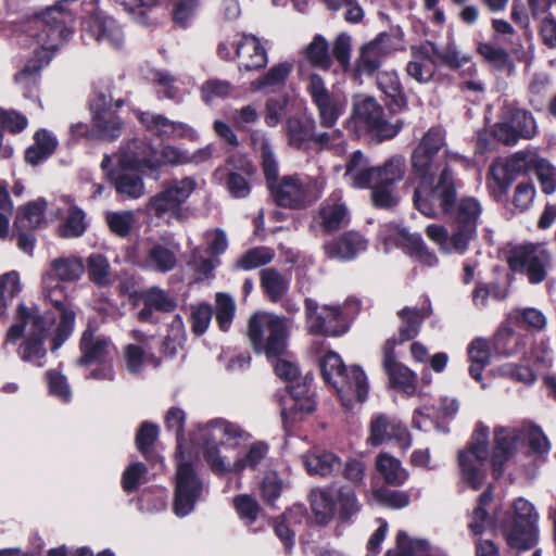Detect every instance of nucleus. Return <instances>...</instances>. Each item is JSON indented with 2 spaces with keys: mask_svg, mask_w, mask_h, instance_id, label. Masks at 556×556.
I'll return each instance as SVG.
<instances>
[{
  "mask_svg": "<svg viewBox=\"0 0 556 556\" xmlns=\"http://www.w3.org/2000/svg\"><path fill=\"white\" fill-rule=\"evenodd\" d=\"M392 38L387 33H380L372 40L363 45L358 50L355 63V75L371 76L382 64V61L392 52Z\"/></svg>",
  "mask_w": 556,
  "mask_h": 556,
  "instance_id": "aec40b11",
  "label": "nucleus"
},
{
  "mask_svg": "<svg viewBox=\"0 0 556 556\" xmlns=\"http://www.w3.org/2000/svg\"><path fill=\"white\" fill-rule=\"evenodd\" d=\"M353 114L357 127L381 138H392L397 129L389 124L383 116V110L371 97L355 98Z\"/></svg>",
  "mask_w": 556,
  "mask_h": 556,
  "instance_id": "2eb2a0df",
  "label": "nucleus"
},
{
  "mask_svg": "<svg viewBox=\"0 0 556 556\" xmlns=\"http://www.w3.org/2000/svg\"><path fill=\"white\" fill-rule=\"evenodd\" d=\"M395 344V339H389L384 343L382 348L383 368L394 388L410 394L415 391L416 376L408 367L395 361L393 355Z\"/></svg>",
  "mask_w": 556,
  "mask_h": 556,
  "instance_id": "b1692460",
  "label": "nucleus"
},
{
  "mask_svg": "<svg viewBox=\"0 0 556 556\" xmlns=\"http://www.w3.org/2000/svg\"><path fill=\"white\" fill-rule=\"evenodd\" d=\"M64 202L68 206V214L65 222L60 226L59 233L63 238H78L86 230L85 214L70 199L65 198Z\"/></svg>",
  "mask_w": 556,
  "mask_h": 556,
  "instance_id": "a18cd8bd",
  "label": "nucleus"
},
{
  "mask_svg": "<svg viewBox=\"0 0 556 556\" xmlns=\"http://www.w3.org/2000/svg\"><path fill=\"white\" fill-rule=\"evenodd\" d=\"M536 520L533 505L522 497L517 498L513 504L511 520L503 527L507 545L518 552L532 548L536 543Z\"/></svg>",
  "mask_w": 556,
  "mask_h": 556,
  "instance_id": "9d476101",
  "label": "nucleus"
},
{
  "mask_svg": "<svg viewBox=\"0 0 556 556\" xmlns=\"http://www.w3.org/2000/svg\"><path fill=\"white\" fill-rule=\"evenodd\" d=\"M46 207L47 202L43 199L27 203L25 206L18 208L16 224L24 228L40 227L45 220Z\"/></svg>",
  "mask_w": 556,
  "mask_h": 556,
  "instance_id": "09e8293b",
  "label": "nucleus"
},
{
  "mask_svg": "<svg viewBox=\"0 0 556 556\" xmlns=\"http://www.w3.org/2000/svg\"><path fill=\"white\" fill-rule=\"evenodd\" d=\"M494 450L489 447V427L478 424L466 450L459 452L458 463L464 483L473 490L482 486L486 478V463L490 459L493 475L500 478L505 464L522 444L521 431L517 428L498 426L493 433Z\"/></svg>",
  "mask_w": 556,
  "mask_h": 556,
  "instance_id": "f257e3e1",
  "label": "nucleus"
},
{
  "mask_svg": "<svg viewBox=\"0 0 556 556\" xmlns=\"http://www.w3.org/2000/svg\"><path fill=\"white\" fill-rule=\"evenodd\" d=\"M147 466L142 463H134L125 468L122 477V485L125 492L131 493L147 482Z\"/></svg>",
  "mask_w": 556,
  "mask_h": 556,
  "instance_id": "0e129e2a",
  "label": "nucleus"
},
{
  "mask_svg": "<svg viewBox=\"0 0 556 556\" xmlns=\"http://www.w3.org/2000/svg\"><path fill=\"white\" fill-rule=\"evenodd\" d=\"M89 278L98 286H106L111 282V266L105 256L93 253L88 257Z\"/></svg>",
  "mask_w": 556,
  "mask_h": 556,
  "instance_id": "5fc2aeb1",
  "label": "nucleus"
},
{
  "mask_svg": "<svg viewBox=\"0 0 556 556\" xmlns=\"http://www.w3.org/2000/svg\"><path fill=\"white\" fill-rule=\"evenodd\" d=\"M495 377L509 378L517 382L532 383L535 380L533 370L528 365L505 363L492 370Z\"/></svg>",
  "mask_w": 556,
  "mask_h": 556,
  "instance_id": "13d9d810",
  "label": "nucleus"
},
{
  "mask_svg": "<svg viewBox=\"0 0 556 556\" xmlns=\"http://www.w3.org/2000/svg\"><path fill=\"white\" fill-rule=\"evenodd\" d=\"M305 55L314 66L327 70L331 65L328 42L320 35L315 36L312 42L306 47Z\"/></svg>",
  "mask_w": 556,
  "mask_h": 556,
  "instance_id": "864d4df0",
  "label": "nucleus"
},
{
  "mask_svg": "<svg viewBox=\"0 0 556 556\" xmlns=\"http://www.w3.org/2000/svg\"><path fill=\"white\" fill-rule=\"evenodd\" d=\"M304 466L308 473L328 476L340 468V459L330 452L315 451L303 458Z\"/></svg>",
  "mask_w": 556,
  "mask_h": 556,
  "instance_id": "4c0bfd02",
  "label": "nucleus"
},
{
  "mask_svg": "<svg viewBox=\"0 0 556 556\" xmlns=\"http://www.w3.org/2000/svg\"><path fill=\"white\" fill-rule=\"evenodd\" d=\"M251 142L254 149L261 153L264 174L268 187H270V182H276L278 176V164L271 147L266 137L260 131L252 132Z\"/></svg>",
  "mask_w": 556,
  "mask_h": 556,
  "instance_id": "c9c22d12",
  "label": "nucleus"
},
{
  "mask_svg": "<svg viewBox=\"0 0 556 556\" xmlns=\"http://www.w3.org/2000/svg\"><path fill=\"white\" fill-rule=\"evenodd\" d=\"M316 223L328 233L348 226L350 211L340 193H332L321 203Z\"/></svg>",
  "mask_w": 556,
  "mask_h": 556,
  "instance_id": "5701e85b",
  "label": "nucleus"
},
{
  "mask_svg": "<svg viewBox=\"0 0 556 556\" xmlns=\"http://www.w3.org/2000/svg\"><path fill=\"white\" fill-rule=\"evenodd\" d=\"M307 90L317 108L320 125L332 127L345 110L346 99L330 92L323 78L317 74L309 76Z\"/></svg>",
  "mask_w": 556,
  "mask_h": 556,
  "instance_id": "4468645a",
  "label": "nucleus"
},
{
  "mask_svg": "<svg viewBox=\"0 0 556 556\" xmlns=\"http://www.w3.org/2000/svg\"><path fill=\"white\" fill-rule=\"evenodd\" d=\"M119 165L155 170L160 168L159 152L147 140L134 138L122 146L118 153Z\"/></svg>",
  "mask_w": 556,
  "mask_h": 556,
  "instance_id": "412c9836",
  "label": "nucleus"
},
{
  "mask_svg": "<svg viewBox=\"0 0 556 556\" xmlns=\"http://www.w3.org/2000/svg\"><path fill=\"white\" fill-rule=\"evenodd\" d=\"M87 31L98 42L119 49L124 43V33L118 23L102 11L91 14L87 22Z\"/></svg>",
  "mask_w": 556,
  "mask_h": 556,
  "instance_id": "4be33fe9",
  "label": "nucleus"
},
{
  "mask_svg": "<svg viewBox=\"0 0 556 556\" xmlns=\"http://www.w3.org/2000/svg\"><path fill=\"white\" fill-rule=\"evenodd\" d=\"M493 500V488L491 485L480 495L469 521V530L473 535L483 533L492 526L485 506Z\"/></svg>",
  "mask_w": 556,
  "mask_h": 556,
  "instance_id": "37998d69",
  "label": "nucleus"
},
{
  "mask_svg": "<svg viewBox=\"0 0 556 556\" xmlns=\"http://www.w3.org/2000/svg\"><path fill=\"white\" fill-rule=\"evenodd\" d=\"M251 434L239 425L224 419H216L198 429L194 441L202 443L205 448V459L211 469L217 473H226L231 464L220 456L218 445L238 447L248 442Z\"/></svg>",
  "mask_w": 556,
  "mask_h": 556,
  "instance_id": "39448f33",
  "label": "nucleus"
},
{
  "mask_svg": "<svg viewBox=\"0 0 556 556\" xmlns=\"http://www.w3.org/2000/svg\"><path fill=\"white\" fill-rule=\"evenodd\" d=\"M549 261V253L542 244L518 245L508 254L511 269L527 273L531 283H540L545 279Z\"/></svg>",
  "mask_w": 556,
  "mask_h": 556,
  "instance_id": "ddd939ff",
  "label": "nucleus"
},
{
  "mask_svg": "<svg viewBox=\"0 0 556 556\" xmlns=\"http://www.w3.org/2000/svg\"><path fill=\"white\" fill-rule=\"evenodd\" d=\"M376 469L383 480L391 485H402L409 477L402 463L388 453H380L377 456Z\"/></svg>",
  "mask_w": 556,
  "mask_h": 556,
  "instance_id": "72a5a7b5",
  "label": "nucleus"
},
{
  "mask_svg": "<svg viewBox=\"0 0 556 556\" xmlns=\"http://www.w3.org/2000/svg\"><path fill=\"white\" fill-rule=\"evenodd\" d=\"M267 452L268 446L264 442L258 441L251 444L244 456L238 458L233 464H231V469L228 472H240L245 468H256L261 464V462L266 457Z\"/></svg>",
  "mask_w": 556,
  "mask_h": 556,
  "instance_id": "603ef678",
  "label": "nucleus"
},
{
  "mask_svg": "<svg viewBox=\"0 0 556 556\" xmlns=\"http://www.w3.org/2000/svg\"><path fill=\"white\" fill-rule=\"evenodd\" d=\"M274 258V253L265 247L254 248L247 251L237 261L236 266L240 269L251 270L268 264Z\"/></svg>",
  "mask_w": 556,
  "mask_h": 556,
  "instance_id": "bf43d9fd",
  "label": "nucleus"
},
{
  "mask_svg": "<svg viewBox=\"0 0 556 556\" xmlns=\"http://www.w3.org/2000/svg\"><path fill=\"white\" fill-rule=\"evenodd\" d=\"M402 236L413 257L427 266L438 263L435 254L427 248L420 235L403 232Z\"/></svg>",
  "mask_w": 556,
  "mask_h": 556,
  "instance_id": "3c124183",
  "label": "nucleus"
},
{
  "mask_svg": "<svg viewBox=\"0 0 556 556\" xmlns=\"http://www.w3.org/2000/svg\"><path fill=\"white\" fill-rule=\"evenodd\" d=\"M375 172L376 167L362 151L357 150L346 161L344 178L353 188L365 189L369 188L375 180Z\"/></svg>",
  "mask_w": 556,
  "mask_h": 556,
  "instance_id": "bb28decb",
  "label": "nucleus"
},
{
  "mask_svg": "<svg viewBox=\"0 0 556 556\" xmlns=\"http://www.w3.org/2000/svg\"><path fill=\"white\" fill-rule=\"evenodd\" d=\"M92 121L103 140H115L122 134L123 123L112 110V97L103 92L94 96L90 103Z\"/></svg>",
  "mask_w": 556,
  "mask_h": 556,
  "instance_id": "6ab92c4d",
  "label": "nucleus"
},
{
  "mask_svg": "<svg viewBox=\"0 0 556 556\" xmlns=\"http://www.w3.org/2000/svg\"><path fill=\"white\" fill-rule=\"evenodd\" d=\"M367 241L358 232L350 231L326 244L329 257L350 260L366 250Z\"/></svg>",
  "mask_w": 556,
  "mask_h": 556,
  "instance_id": "c756f323",
  "label": "nucleus"
},
{
  "mask_svg": "<svg viewBox=\"0 0 556 556\" xmlns=\"http://www.w3.org/2000/svg\"><path fill=\"white\" fill-rule=\"evenodd\" d=\"M509 320L502 325L494 336V350L498 355L511 356L523 345V338L509 326Z\"/></svg>",
  "mask_w": 556,
  "mask_h": 556,
  "instance_id": "a19ab883",
  "label": "nucleus"
},
{
  "mask_svg": "<svg viewBox=\"0 0 556 556\" xmlns=\"http://www.w3.org/2000/svg\"><path fill=\"white\" fill-rule=\"evenodd\" d=\"M58 141L46 130L37 131L35 143L26 151L25 159L28 163L36 165L49 157L56 149Z\"/></svg>",
  "mask_w": 556,
  "mask_h": 556,
  "instance_id": "79ce46f5",
  "label": "nucleus"
},
{
  "mask_svg": "<svg viewBox=\"0 0 556 556\" xmlns=\"http://www.w3.org/2000/svg\"><path fill=\"white\" fill-rule=\"evenodd\" d=\"M320 368L324 379L337 389L344 406L350 407L354 401L366 400L367 378L362 368L355 366L345 371L341 357L333 352L324 356Z\"/></svg>",
  "mask_w": 556,
  "mask_h": 556,
  "instance_id": "0eeeda50",
  "label": "nucleus"
},
{
  "mask_svg": "<svg viewBox=\"0 0 556 556\" xmlns=\"http://www.w3.org/2000/svg\"><path fill=\"white\" fill-rule=\"evenodd\" d=\"M236 53L240 59V68L247 71L262 68L267 63V53L264 47L252 35L242 36L237 43Z\"/></svg>",
  "mask_w": 556,
  "mask_h": 556,
  "instance_id": "cd10ccee",
  "label": "nucleus"
},
{
  "mask_svg": "<svg viewBox=\"0 0 556 556\" xmlns=\"http://www.w3.org/2000/svg\"><path fill=\"white\" fill-rule=\"evenodd\" d=\"M144 305L152 306L155 311L172 312L176 307V302L165 291L157 287H152L142 293Z\"/></svg>",
  "mask_w": 556,
  "mask_h": 556,
  "instance_id": "69168bd1",
  "label": "nucleus"
},
{
  "mask_svg": "<svg viewBox=\"0 0 556 556\" xmlns=\"http://www.w3.org/2000/svg\"><path fill=\"white\" fill-rule=\"evenodd\" d=\"M306 326L313 334L340 336L345 331L339 306L323 305L312 299L305 301Z\"/></svg>",
  "mask_w": 556,
  "mask_h": 556,
  "instance_id": "dca6fc26",
  "label": "nucleus"
},
{
  "mask_svg": "<svg viewBox=\"0 0 556 556\" xmlns=\"http://www.w3.org/2000/svg\"><path fill=\"white\" fill-rule=\"evenodd\" d=\"M312 377L306 375L304 378V383L299 384L296 387H291L289 390L290 393V407H287L285 404L281 408V416L285 421L287 420H295L298 412L308 414L314 410V405L311 402L302 403L300 397L305 395L308 392V383L312 381Z\"/></svg>",
  "mask_w": 556,
  "mask_h": 556,
  "instance_id": "e433bc0d",
  "label": "nucleus"
},
{
  "mask_svg": "<svg viewBox=\"0 0 556 556\" xmlns=\"http://www.w3.org/2000/svg\"><path fill=\"white\" fill-rule=\"evenodd\" d=\"M202 483L195 471L188 463H178L176 471V488L174 511L178 517L190 514L200 497Z\"/></svg>",
  "mask_w": 556,
  "mask_h": 556,
  "instance_id": "f3484780",
  "label": "nucleus"
},
{
  "mask_svg": "<svg viewBox=\"0 0 556 556\" xmlns=\"http://www.w3.org/2000/svg\"><path fill=\"white\" fill-rule=\"evenodd\" d=\"M148 211L155 217L164 219L167 223L173 219H184L182 206L163 189L149 200Z\"/></svg>",
  "mask_w": 556,
  "mask_h": 556,
  "instance_id": "473e14b6",
  "label": "nucleus"
},
{
  "mask_svg": "<svg viewBox=\"0 0 556 556\" xmlns=\"http://www.w3.org/2000/svg\"><path fill=\"white\" fill-rule=\"evenodd\" d=\"M22 291L17 271L12 270L0 277V312Z\"/></svg>",
  "mask_w": 556,
  "mask_h": 556,
  "instance_id": "e2e57ef3",
  "label": "nucleus"
},
{
  "mask_svg": "<svg viewBox=\"0 0 556 556\" xmlns=\"http://www.w3.org/2000/svg\"><path fill=\"white\" fill-rule=\"evenodd\" d=\"M85 271V265L80 257H59L51 262L50 270L42 276L45 294L56 306L60 314V323L56 328V338L52 349H58L71 334L75 321L73 309L63 305L64 289L60 281L72 282L78 280Z\"/></svg>",
  "mask_w": 556,
  "mask_h": 556,
  "instance_id": "20e7f679",
  "label": "nucleus"
},
{
  "mask_svg": "<svg viewBox=\"0 0 556 556\" xmlns=\"http://www.w3.org/2000/svg\"><path fill=\"white\" fill-rule=\"evenodd\" d=\"M535 175L544 193L551 194L556 190V168L546 160L535 161Z\"/></svg>",
  "mask_w": 556,
  "mask_h": 556,
  "instance_id": "338daca9",
  "label": "nucleus"
},
{
  "mask_svg": "<svg viewBox=\"0 0 556 556\" xmlns=\"http://www.w3.org/2000/svg\"><path fill=\"white\" fill-rule=\"evenodd\" d=\"M195 188L197 181L192 177H184L166 181L163 190L182 206Z\"/></svg>",
  "mask_w": 556,
  "mask_h": 556,
  "instance_id": "4d7b16f0",
  "label": "nucleus"
},
{
  "mask_svg": "<svg viewBox=\"0 0 556 556\" xmlns=\"http://www.w3.org/2000/svg\"><path fill=\"white\" fill-rule=\"evenodd\" d=\"M481 213L482 207L477 199L463 198L456 205L451 231L441 225H429L426 233L442 253L463 255L476 238Z\"/></svg>",
  "mask_w": 556,
  "mask_h": 556,
  "instance_id": "7ed1b4c3",
  "label": "nucleus"
},
{
  "mask_svg": "<svg viewBox=\"0 0 556 556\" xmlns=\"http://www.w3.org/2000/svg\"><path fill=\"white\" fill-rule=\"evenodd\" d=\"M47 63L48 61H43L42 59H31L25 64L23 70L14 76L15 84L24 90L26 98L31 97L33 93L37 91L40 71Z\"/></svg>",
  "mask_w": 556,
  "mask_h": 556,
  "instance_id": "58836bf2",
  "label": "nucleus"
},
{
  "mask_svg": "<svg viewBox=\"0 0 556 556\" xmlns=\"http://www.w3.org/2000/svg\"><path fill=\"white\" fill-rule=\"evenodd\" d=\"M311 506L319 523L328 522L334 514L332 492L325 489L313 490L311 493Z\"/></svg>",
  "mask_w": 556,
  "mask_h": 556,
  "instance_id": "49530a36",
  "label": "nucleus"
},
{
  "mask_svg": "<svg viewBox=\"0 0 556 556\" xmlns=\"http://www.w3.org/2000/svg\"><path fill=\"white\" fill-rule=\"evenodd\" d=\"M292 71V64L290 62H281L274 65L263 76L258 77L252 83V87L255 90L274 89L285 84L286 79Z\"/></svg>",
  "mask_w": 556,
  "mask_h": 556,
  "instance_id": "de8ad7c7",
  "label": "nucleus"
},
{
  "mask_svg": "<svg viewBox=\"0 0 556 556\" xmlns=\"http://www.w3.org/2000/svg\"><path fill=\"white\" fill-rule=\"evenodd\" d=\"M505 117L521 138L530 139L536 134L535 121L529 112L521 109H507Z\"/></svg>",
  "mask_w": 556,
  "mask_h": 556,
  "instance_id": "8fccbe9b",
  "label": "nucleus"
},
{
  "mask_svg": "<svg viewBox=\"0 0 556 556\" xmlns=\"http://www.w3.org/2000/svg\"><path fill=\"white\" fill-rule=\"evenodd\" d=\"M176 252L177 249L166 241L148 242L140 266L150 270L167 273L177 264Z\"/></svg>",
  "mask_w": 556,
  "mask_h": 556,
  "instance_id": "a878e982",
  "label": "nucleus"
},
{
  "mask_svg": "<svg viewBox=\"0 0 556 556\" xmlns=\"http://www.w3.org/2000/svg\"><path fill=\"white\" fill-rule=\"evenodd\" d=\"M456 201V189L453 175L444 167L435 185L418 182L414 190V204L427 217H439L448 214Z\"/></svg>",
  "mask_w": 556,
  "mask_h": 556,
  "instance_id": "1a4fd4ad",
  "label": "nucleus"
},
{
  "mask_svg": "<svg viewBox=\"0 0 556 556\" xmlns=\"http://www.w3.org/2000/svg\"><path fill=\"white\" fill-rule=\"evenodd\" d=\"M55 321L52 312L41 313L37 307H27L20 304L16 309L14 323L8 329L3 346L23 340L17 354L24 361L36 366H42L46 356L45 340Z\"/></svg>",
  "mask_w": 556,
  "mask_h": 556,
  "instance_id": "f03ea898",
  "label": "nucleus"
},
{
  "mask_svg": "<svg viewBox=\"0 0 556 556\" xmlns=\"http://www.w3.org/2000/svg\"><path fill=\"white\" fill-rule=\"evenodd\" d=\"M434 68L435 64L428 48L420 47L412 50V60L406 66L409 77L418 83H427L432 78Z\"/></svg>",
  "mask_w": 556,
  "mask_h": 556,
  "instance_id": "2f4dec72",
  "label": "nucleus"
},
{
  "mask_svg": "<svg viewBox=\"0 0 556 556\" xmlns=\"http://www.w3.org/2000/svg\"><path fill=\"white\" fill-rule=\"evenodd\" d=\"M314 123L311 121H302L291 118L288 122L287 132L290 143L296 148H301L314 137Z\"/></svg>",
  "mask_w": 556,
  "mask_h": 556,
  "instance_id": "6e6d98bb",
  "label": "nucleus"
},
{
  "mask_svg": "<svg viewBox=\"0 0 556 556\" xmlns=\"http://www.w3.org/2000/svg\"><path fill=\"white\" fill-rule=\"evenodd\" d=\"M138 169L118 163L115 169L108 173V178L118 194L128 199H139L146 193L144 182L137 173Z\"/></svg>",
  "mask_w": 556,
  "mask_h": 556,
  "instance_id": "393cba45",
  "label": "nucleus"
},
{
  "mask_svg": "<svg viewBox=\"0 0 556 556\" xmlns=\"http://www.w3.org/2000/svg\"><path fill=\"white\" fill-rule=\"evenodd\" d=\"M261 286L270 301L282 299L289 288L290 280L275 268H265L260 273Z\"/></svg>",
  "mask_w": 556,
  "mask_h": 556,
  "instance_id": "ea45409f",
  "label": "nucleus"
},
{
  "mask_svg": "<svg viewBox=\"0 0 556 556\" xmlns=\"http://www.w3.org/2000/svg\"><path fill=\"white\" fill-rule=\"evenodd\" d=\"M105 219L112 232L125 237L129 233L135 223V215L130 211L109 212Z\"/></svg>",
  "mask_w": 556,
  "mask_h": 556,
  "instance_id": "774afa93",
  "label": "nucleus"
},
{
  "mask_svg": "<svg viewBox=\"0 0 556 556\" xmlns=\"http://www.w3.org/2000/svg\"><path fill=\"white\" fill-rule=\"evenodd\" d=\"M396 422L384 415H376L370 422V434L367 442L374 446L389 441L393 425Z\"/></svg>",
  "mask_w": 556,
  "mask_h": 556,
  "instance_id": "052dcab7",
  "label": "nucleus"
},
{
  "mask_svg": "<svg viewBox=\"0 0 556 556\" xmlns=\"http://www.w3.org/2000/svg\"><path fill=\"white\" fill-rule=\"evenodd\" d=\"M292 320L278 315L260 312L249 321L248 336L256 353L268 358L282 355L287 348L289 328Z\"/></svg>",
  "mask_w": 556,
  "mask_h": 556,
  "instance_id": "423d86ee",
  "label": "nucleus"
},
{
  "mask_svg": "<svg viewBox=\"0 0 556 556\" xmlns=\"http://www.w3.org/2000/svg\"><path fill=\"white\" fill-rule=\"evenodd\" d=\"M444 146V132L440 128H430L420 139L412 153L413 175L419 182H433L440 169L438 153Z\"/></svg>",
  "mask_w": 556,
  "mask_h": 556,
  "instance_id": "f8f14e48",
  "label": "nucleus"
},
{
  "mask_svg": "<svg viewBox=\"0 0 556 556\" xmlns=\"http://www.w3.org/2000/svg\"><path fill=\"white\" fill-rule=\"evenodd\" d=\"M71 22V13L64 10L61 4L50 7L34 20L33 24L36 33L33 36L45 51H54L72 34L68 27Z\"/></svg>",
  "mask_w": 556,
  "mask_h": 556,
  "instance_id": "9b49d317",
  "label": "nucleus"
},
{
  "mask_svg": "<svg viewBox=\"0 0 556 556\" xmlns=\"http://www.w3.org/2000/svg\"><path fill=\"white\" fill-rule=\"evenodd\" d=\"M137 117L149 132L160 139L198 140L197 130L186 123L172 121L154 112H138Z\"/></svg>",
  "mask_w": 556,
  "mask_h": 556,
  "instance_id": "a211bd4d",
  "label": "nucleus"
},
{
  "mask_svg": "<svg viewBox=\"0 0 556 556\" xmlns=\"http://www.w3.org/2000/svg\"><path fill=\"white\" fill-rule=\"evenodd\" d=\"M395 541L399 549L396 556H427L428 554V542L412 539L405 531H399Z\"/></svg>",
  "mask_w": 556,
  "mask_h": 556,
  "instance_id": "680f3d73",
  "label": "nucleus"
},
{
  "mask_svg": "<svg viewBox=\"0 0 556 556\" xmlns=\"http://www.w3.org/2000/svg\"><path fill=\"white\" fill-rule=\"evenodd\" d=\"M80 346L84 354L79 361L81 364L92 362L105 363L114 352V348L108 338L96 336L89 329L84 332Z\"/></svg>",
  "mask_w": 556,
  "mask_h": 556,
  "instance_id": "c85d7f7f",
  "label": "nucleus"
},
{
  "mask_svg": "<svg viewBox=\"0 0 556 556\" xmlns=\"http://www.w3.org/2000/svg\"><path fill=\"white\" fill-rule=\"evenodd\" d=\"M406 173L405 157L394 155L386 161L381 166L376 167L375 180L384 185L392 186L401 181Z\"/></svg>",
  "mask_w": 556,
  "mask_h": 556,
  "instance_id": "c03bdc74",
  "label": "nucleus"
},
{
  "mask_svg": "<svg viewBox=\"0 0 556 556\" xmlns=\"http://www.w3.org/2000/svg\"><path fill=\"white\" fill-rule=\"evenodd\" d=\"M431 314L430 306L418 308L405 307L399 312L402 325L399 328L400 342L415 338L422 320Z\"/></svg>",
  "mask_w": 556,
  "mask_h": 556,
  "instance_id": "f704fd0d",
  "label": "nucleus"
},
{
  "mask_svg": "<svg viewBox=\"0 0 556 556\" xmlns=\"http://www.w3.org/2000/svg\"><path fill=\"white\" fill-rule=\"evenodd\" d=\"M327 178L319 173L316 176L286 175L270 182V191L276 203L283 207L301 208L318 199L325 190Z\"/></svg>",
  "mask_w": 556,
  "mask_h": 556,
  "instance_id": "6e6552de",
  "label": "nucleus"
},
{
  "mask_svg": "<svg viewBox=\"0 0 556 556\" xmlns=\"http://www.w3.org/2000/svg\"><path fill=\"white\" fill-rule=\"evenodd\" d=\"M377 86L390 100V105L395 110H404L407 105L406 97L399 75L393 70L381 71L377 74Z\"/></svg>",
  "mask_w": 556,
  "mask_h": 556,
  "instance_id": "7c9ffc66",
  "label": "nucleus"
}]
</instances>
